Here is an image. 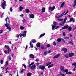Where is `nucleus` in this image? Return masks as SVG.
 I'll return each mask as SVG.
<instances>
[{
  "label": "nucleus",
  "instance_id": "nucleus-1",
  "mask_svg": "<svg viewBox=\"0 0 76 76\" xmlns=\"http://www.w3.org/2000/svg\"><path fill=\"white\" fill-rule=\"evenodd\" d=\"M7 19L8 20V21L9 22V23H10V20H9V18L8 17H7V18L5 20L6 23V24H5V26L6 27H7V29H9V30H10V26L9 27V24H8V23H7Z\"/></svg>",
  "mask_w": 76,
  "mask_h": 76
},
{
  "label": "nucleus",
  "instance_id": "nucleus-2",
  "mask_svg": "<svg viewBox=\"0 0 76 76\" xmlns=\"http://www.w3.org/2000/svg\"><path fill=\"white\" fill-rule=\"evenodd\" d=\"M5 47H7L8 50L7 51V50H5L4 51V52L5 53H6V54H9V51L10 50V48L9 47V46H6L5 45Z\"/></svg>",
  "mask_w": 76,
  "mask_h": 76
},
{
  "label": "nucleus",
  "instance_id": "nucleus-3",
  "mask_svg": "<svg viewBox=\"0 0 76 76\" xmlns=\"http://www.w3.org/2000/svg\"><path fill=\"white\" fill-rule=\"evenodd\" d=\"M67 18L65 17L64 19V22L62 23H59V24L61 26H62L63 25H64V24L66 23V21L67 20Z\"/></svg>",
  "mask_w": 76,
  "mask_h": 76
},
{
  "label": "nucleus",
  "instance_id": "nucleus-4",
  "mask_svg": "<svg viewBox=\"0 0 76 76\" xmlns=\"http://www.w3.org/2000/svg\"><path fill=\"white\" fill-rule=\"evenodd\" d=\"M6 1H4L2 4V7L3 9H5V7L4 6H6Z\"/></svg>",
  "mask_w": 76,
  "mask_h": 76
},
{
  "label": "nucleus",
  "instance_id": "nucleus-5",
  "mask_svg": "<svg viewBox=\"0 0 76 76\" xmlns=\"http://www.w3.org/2000/svg\"><path fill=\"white\" fill-rule=\"evenodd\" d=\"M45 66L42 65H40L39 66V69H40L41 70H44L45 69Z\"/></svg>",
  "mask_w": 76,
  "mask_h": 76
},
{
  "label": "nucleus",
  "instance_id": "nucleus-6",
  "mask_svg": "<svg viewBox=\"0 0 76 76\" xmlns=\"http://www.w3.org/2000/svg\"><path fill=\"white\" fill-rule=\"evenodd\" d=\"M26 32H27L26 30L24 32V33H23L20 35V37H22V36H23V37H26Z\"/></svg>",
  "mask_w": 76,
  "mask_h": 76
},
{
  "label": "nucleus",
  "instance_id": "nucleus-7",
  "mask_svg": "<svg viewBox=\"0 0 76 76\" xmlns=\"http://www.w3.org/2000/svg\"><path fill=\"white\" fill-rule=\"evenodd\" d=\"M68 27H69V25H67L66 26L62 27L61 29H60V31H61L63 30V29H67Z\"/></svg>",
  "mask_w": 76,
  "mask_h": 76
},
{
  "label": "nucleus",
  "instance_id": "nucleus-8",
  "mask_svg": "<svg viewBox=\"0 0 76 76\" xmlns=\"http://www.w3.org/2000/svg\"><path fill=\"white\" fill-rule=\"evenodd\" d=\"M55 9V6H53L52 7H50L49 8V10H51V11H53Z\"/></svg>",
  "mask_w": 76,
  "mask_h": 76
},
{
  "label": "nucleus",
  "instance_id": "nucleus-9",
  "mask_svg": "<svg viewBox=\"0 0 76 76\" xmlns=\"http://www.w3.org/2000/svg\"><path fill=\"white\" fill-rule=\"evenodd\" d=\"M61 51H64V53H66V52H67V49L66 48H64L62 49L61 50Z\"/></svg>",
  "mask_w": 76,
  "mask_h": 76
},
{
  "label": "nucleus",
  "instance_id": "nucleus-10",
  "mask_svg": "<svg viewBox=\"0 0 76 76\" xmlns=\"http://www.w3.org/2000/svg\"><path fill=\"white\" fill-rule=\"evenodd\" d=\"M29 17L30 18H32V19H34V17H35V15H34L33 14H31V15H29Z\"/></svg>",
  "mask_w": 76,
  "mask_h": 76
},
{
  "label": "nucleus",
  "instance_id": "nucleus-11",
  "mask_svg": "<svg viewBox=\"0 0 76 76\" xmlns=\"http://www.w3.org/2000/svg\"><path fill=\"white\" fill-rule=\"evenodd\" d=\"M35 67H36L35 65H33L31 67V70H34V69H35Z\"/></svg>",
  "mask_w": 76,
  "mask_h": 76
},
{
  "label": "nucleus",
  "instance_id": "nucleus-12",
  "mask_svg": "<svg viewBox=\"0 0 76 76\" xmlns=\"http://www.w3.org/2000/svg\"><path fill=\"white\" fill-rule=\"evenodd\" d=\"M69 56L70 57H72V56H74V53H70L69 54Z\"/></svg>",
  "mask_w": 76,
  "mask_h": 76
},
{
  "label": "nucleus",
  "instance_id": "nucleus-13",
  "mask_svg": "<svg viewBox=\"0 0 76 76\" xmlns=\"http://www.w3.org/2000/svg\"><path fill=\"white\" fill-rule=\"evenodd\" d=\"M72 29V28L71 26L68 27L67 30L69 32H70Z\"/></svg>",
  "mask_w": 76,
  "mask_h": 76
},
{
  "label": "nucleus",
  "instance_id": "nucleus-14",
  "mask_svg": "<svg viewBox=\"0 0 76 76\" xmlns=\"http://www.w3.org/2000/svg\"><path fill=\"white\" fill-rule=\"evenodd\" d=\"M60 54H57V55L54 56L53 57V58H58V57H60Z\"/></svg>",
  "mask_w": 76,
  "mask_h": 76
},
{
  "label": "nucleus",
  "instance_id": "nucleus-15",
  "mask_svg": "<svg viewBox=\"0 0 76 76\" xmlns=\"http://www.w3.org/2000/svg\"><path fill=\"white\" fill-rule=\"evenodd\" d=\"M40 45L41 44H40V43L38 42L36 44V47H38V48H40Z\"/></svg>",
  "mask_w": 76,
  "mask_h": 76
},
{
  "label": "nucleus",
  "instance_id": "nucleus-16",
  "mask_svg": "<svg viewBox=\"0 0 76 76\" xmlns=\"http://www.w3.org/2000/svg\"><path fill=\"white\" fill-rule=\"evenodd\" d=\"M55 17L57 18L58 20V21H63V19H60L59 17H58L57 16H56Z\"/></svg>",
  "mask_w": 76,
  "mask_h": 76
},
{
  "label": "nucleus",
  "instance_id": "nucleus-17",
  "mask_svg": "<svg viewBox=\"0 0 76 76\" xmlns=\"http://www.w3.org/2000/svg\"><path fill=\"white\" fill-rule=\"evenodd\" d=\"M65 12H66V11H65L64 12H62L61 15H58V17H59V18H61V17H62L63 16V15H64L63 14H64V13H65Z\"/></svg>",
  "mask_w": 76,
  "mask_h": 76
},
{
  "label": "nucleus",
  "instance_id": "nucleus-18",
  "mask_svg": "<svg viewBox=\"0 0 76 76\" xmlns=\"http://www.w3.org/2000/svg\"><path fill=\"white\" fill-rule=\"evenodd\" d=\"M29 56H30V57L31 58H32V59L34 58V55L32 54H30Z\"/></svg>",
  "mask_w": 76,
  "mask_h": 76
},
{
  "label": "nucleus",
  "instance_id": "nucleus-19",
  "mask_svg": "<svg viewBox=\"0 0 76 76\" xmlns=\"http://www.w3.org/2000/svg\"><path fill=\"white\" fill-rule=\"evenodd\" d=\"M64 67L62 66H61L60 68V69H61V71H62L63 72H64Z\"/></svg>",
  "mask_w": 76,
  "mask_h": 76
},
{
  "label": "nucleus",
  "instance_id": "nucleus-20",
  "mask_svg": "<svg viewBox=\"0 0 76 76\" xmlns=\"http://www.w3.org/2000/svg\"><path fill=\"white\" fill-rule=\"evenodd\" d=\"M65 76V75L62 74L61 73H60V74H58L57 76Z\"/></svg>",
  "mask_w": 76,
  "mask_h": 76
},
{
  "label": "nucleus",
  "instance_id": "nucleus-21",
  "mask_svg": "<svg viewBox=\"0 0 76 76\" xmlns=\"http://www.w3.org/2000/svg\"><path fill=\"white\" fill-rule=\"evenodd\" d=\"M65 3L64 2H63L61 4V6H60V8H61V7H63V6H64V4Z\"/></svg>",
  "mask_w": 76,
  "mask_h": 76
},
{
  "label": "nucleus",
  "instance_id": "nucleus-22",
  "mask_svg": "<svg viewBox=\"0 0 76 76\" xmlns=\"http://www.w3.org/2000/svg\"><path fill=\"white\" fill-rule=\"evenodd\" d=\"M9 65V61H7L6 62H5V64L4 66H8Z\"/></svg>",
  "mask_w": 76,
  "mask_h": 76
},
{
  "label": "nucleus",
  "instance_id": "nucleus-23",
  "mask_svg": "<svg viewBox=\"0 0 76 76\" xmlns=\"http://www.w3.org/2000/svg\"><path fill=\"white\" fill-rule=\"evenodd\" d=\"M45 11V8H42V13H44Z\"/></svg>",
  "mask_w": 76,
  "mask_h": 76
},
{
  "label": "nucleus",
  "instance_id": "nucleus-24",
  "mask_svg": "<svg viewBox=\"0 0 76 76\" xmlns=\"http://www.w3.org/2000/svg\"><path fill=\"white\" fill-rule=\"evenodd\" d=\"M63 40V39H61L60 38H59L57 39V41L58 42H60L61 41H62Z\"/></svg>",
  "mask_w": 76,
  "mask_h": 76
},
{
  "label": "nucleus",
  "instance_id": "nucleus-25",
  "mask_svg": "<svg viewBox=\"0 0 76 76\" xmlns=\"http://www.w3.org/2000/svg\"><path fill=\"white\" fill-rule=\"evenodd\" d=\"M51 64V62H49L46 63V66H49L50 64Z\"/></svg>",
  "mask_w": 76,
  "mask_h": 76
},
{
  "label": "nucleus",
  "instance_id": "nucleus-26",
  "mask_svg": "<svg viewBox=\"0 0 76 76\" xmlns=\"http://www.w3.org/2000/svg\"><path fill=\"white\" fill-rule=\"evenodd\" d=\"M19 10L20 11L22 12V10H23V7H22V6H20L19 7Z\"/></svg>",
  "mask_w": 76,
  "mask_h": 76
},
{
  "label": "nucleus",
  "instance_id": "nucleus-27",
  "mask_svg": "<svg viewBox=\"0 0 76 76\" xmlns=\"http://www.w3.org/2000/svg\"><path fill=\"white\" fill-rule=\"evenodd\" d=\"M32 73H28L27 74V76H32Z\"/></svg>",
  "mask_w": 76,
  "mask_h": 76
},
{
  "label": "nucleus",
  "instance_id": "nucleus-28",
  "mask_svg": "<svg viewBox=\"0 0 76 76\" xmlns=\"http://www.w3.org/2000/svg\"><path fill=\"white\" fill-rule=\"evenodd\" d=\"M25 12L26 13H29L30 11L28 9H27L26 10Z\"/></svg>",
  "mask_w": 76,
  "mask_h": 76
},
{
  "label": "nucleus",
  "instance_id": "nucleus-29",
  "mask_svg": "<svg viewBox=\"0 0 76 76\" xmlns=\"http://www.w3.org/2000/svg\"><path fill=\"white\" fill-rule=\"evenodd\" d=\"M34 64V62L31 63L30 64H29L28 67H29V68H30V67H31V66H32V65H33V64Z\"/></svg>",
  "mask_w": 76,
  "mask_h": 76
},
{
  "label": "nucleus",
  "instance_id": "nucleus-30",
  "mask_svg": "<svg viewBox=\"0 0 76 76\" xmlns=\"http://www.w3.org/2000/svg\"><path fill=\"white\" fill-rule=\"evenodd\" d=\"M53 26H55V27H56V25H57V23L56 22H54L53 23Z\"/></svg>",
  "mask_w": 76,
  "mask_h": 76
},
{
  "label": "nucleus",
  "instance_id": "nucleus-31",
  "mask_svg": "<svg viewBox=\"0 0 76 76\" xmlns=\"http://www.w3.org/2000/svg\"><path fill=\"white\" fill-rule=\"evenodd\" d=\"M73 42V41L71 40L69 42V44H70L71 45H73L74 44Z\"/></svg>",
  "mask_w": 76,
  "mask_h": 76
},
{
  "label": "nucleus",
  "instance_id": "nucleus-32",
  "mask_svg": "<svg viewBox=\"0 0 76 76\" xmlns=\"http://www.w3.org/2000/svg\"><path fill=\"white\" fill-rule=\"evenodd\" d=\"M53 66H54V64H52V65H49L48 66V68H50V67H53Z\"/></svg>",
  "mask_w": 76,
  "mask_h": 76
},
{
  "label": "nucleus",
  "instance_id": "nucleus-33",
  "mask_svg": "<svg viewBox=\"0 0 76 76\" xmlns=\"http://www.w3.org/2000/svg\"><path fill=\"white\" fill-rule=\"evenodd\" d=\"M47 51H45L44 52V56H46V55H47Z\"/></svg>",
  "mask_w": 76,
  "mask_h": 76
},
{
  "label": "nucleus",
  "instance_id": "nucleus-34",
  "mask_svg": "<svg viewBox=\"0 0 76 76\" xmlns=\"http://www.w3.org/2000/svg\"><path fill=\"white\" fill-rule=\"evenodd\" d=\"M65 57L66 58H68L69 57V55L68 54H66L65 55Z\"/></svg>",
  "mask_w": 76,
  "mask_h": 76
},
{
  "label": "nucleus",
  "instance_id": "nucleus-35",
  "mask_svg": "<svg viewBox=\"0 0 76 76\" xmlns=\"http://www.w3.org/2000/svg\"><path fill=\"white\" fill-rule=\"evenodd\" d=\"M20 28L21 30H23L25 29V27L21 26L20 27Z\"/></svg>",
  "mask_w": 76,
  "mask_h": 76
},
{
  "label": "nucleus",
  "instance_id": "nucleus-36",
  "mask_svg": "<svg viewBox=\"0 0 76 76\" xmlns=\"http://www.w3.org/2000/svg\"><path fill=\"white\" fill-rule=\"evenodd\" d=\"M31 41L33 43H35L36 42V40L35 39H32Z\"/></svg>",
  "mask_w": 76,
  "mask_h": 76
},
{
  "label": "nucleus",
  "instance_id": "nucleus-37",
  "mask_svg": "<svg viewBox=\"0 0 76 76\" xmlns=\"http://www.w3.org/2000/svg\"><path fill=\"white\" fill-rule=\"evenodd\" d=\"M68 71H69V70H68V69H66L65 70H64V72H65L66 74H67V73L68 72Z\"/></svg>",
  "mask_w": 76,
  "mask_h": 76
},
{
  "label": "nucleus",
  "instance_id": "nucleus-38",
  "mask_svg": "<svg viewBox=\"0 0 76 76\" xmlns=\"http://www.w3.org/2000/svg\"><path fill=\"white\" fill-rule=\"evenodd\" d=\"M45 33H44L40 35V37H43V36H44V35H45Z\"/></svg>",
  "mask_w": 76,
  "mask_h": 76
},
{
  "label": "nucleus",
  "instance_id": "nucleus-39",
  "mask_svg": "<svg viewBox=\"0 0 76 76\" xmlns=\"http://www.w3.org/2000/svg\"><path fill=\"white\" fill-rule=\"evenodd\" d=\"M72 66H75V68H76V63H73L72 64Z\"/></svg>",
  "mask_w": 76,
  "mask_h": 76
},
{
  "label": "nucleus",
  "instance_id": "nucleus-40",
  "mask_svg": "<svg viewBox=\"0 0 76 76\" xmlns=\"http://www.w3.org/2000/svg\"><path fill=\"white\" fill-rule=\"evenodd\" d=\"M30 45L31 48H33L34 47V46H33V45L31 44V42H30Z\"/></svg>",
  "mask_w": 76,
  "mask_h": 76
},
{
  "label": "nucleus",
  "instance_id": "nucleus-41",
  "mask_svg": "<svg viewBox=\"0 0 76 76\" xmlns=\"http://www.w3.org/2000/svg\"><path fill=\"white\" fill-rule=\"evenodd\" d=\"M14 53H12L11 54V56H12V57L13 58V57L14 56Z\"/></svg>",
  "mask_w": 76,
  "mask_h": 76
},
{
  "label": "nucleus",
  "instance_id": "nucleus-42",
  "mask_svg": "<svg viewBox=\"0 0 76 76\" xmlns=\"http://www.w3.org/2000/svg\"><path fill=\"white\" fill-rule=\"evenodd\" d=\"M24 70H25V69H22L21 70V72H20V73L21 74L23 73H24Z\"/></svg>",
  "mask_w": 76,
  "mask_h": 76
},
{
  "label": "nucleus",
  "instance_id": "nucleus-43",
  "mask_svg": "<svg viewBox=\"0 0 76 76\" xmlns=\"http://www.w3.org/2000/svg\"><path fill=\"white\" fill-rule=\"evenodd\" d=\"M46 47H47V48H49V47H50V45L49 44L47 45Z\"/></svg>",
  "mask_w": 76,
  "mask_h": 76
},
{
  "label": "nucleus",
  "instance_id": "nucleus-44",
  "mask_svg": "<svg viewBox=\"0 0 76 76\" xmlns=\"http://www.w3.org/2000/svg\"><path fill=\"white\" fill-rule=\"evenodd\" d=\"M72 72H67V73L66 74L67 75H70V74H72Z\"/></svg>",
  "mask_w": 76,
  "mask_h": 76
},
{
  "label": "nucleus",
  "instance_id": "nucleus-45",
  "mask_svg": "<svg viewBox=\"0 0 76 76\" xmlns=\"http://www.w3.org/2000/svg\"><path fill=\"white\" fill-rule=\"evenodd\" d=\"M43 45H42V46L41 47V49H42V50H43V49H44V47L43 46Z\"/></svg>",
  "mask_w": 76,
  "mask_h": 76
},
{
  "label": "nucleus",
  "instance_id": "nucleus-46",
  "mask_svg": "<svg viewBox=\"0 0 76 76\" xmlns=\"http://www.w3.org/2000/svg\"><path fill=\"white\" fill-rule=\"evenodd\" d=\"M55 27H55V26H52V30H54V28H55Z\"/></svg>",
  "mask_w": 76,
  "mask_h": 76
},
{
  "label": "nucleus",
  "instance_id": "nucleus-47",
  "mask_svg": "<svg viewBox=\"0 0 76 76\" xmlns=\"http://www.w3.org/2000/svg\"><path fill=\"white\" fill-rule=\"evenodd\" d=\"M73 19H74L73 18H71L70 19V22H72V20H73Z\"/></svg>",
  "mask_w": 76,
  "mask_h": 76
},
{
  "label": "nucleus",
  "instance_id": "nucleus-48",
  "mask_svg": "<svg viewBox=\"0 0 76 76\" xmlns=\"http://www.w3.org/2000/svg\"><path fill=\"white\" fill-rule=\"evenodd\" d=\"M20 35V34H19V35H18L17 36V37H18V39L17 40H15V41H18V39L19 38V35Z\"/></svg>",
  "mask_w": 76,
  "mask_h": 76
},
{
  "label": "nucleus",
  "instance_id": "nucleus-49",
  "mask_svg": "<svg viewBox=\"0 0 76 76\" xmlns=\"http://www.w3.org/2000/svg\"><path fill=\"white\" fill-rule=\"evenodd\" d=\"M64 39H66L67 40L68 39H69V37H65Z\"/></svg>",
  "mask_w": 76,
  "mask_h": 76
},
{
  "label": "nucleus",
  "instance_id": "nucleus-50",
  "mask_svg": "<svg viewBox=\"0 0 76 76\" xmlns=\"http://www.w3.org/2000/svg\"><path fill=\"white\" fill-rule=\"evenodd\" d=\"M53 45H56V42L54 41L53 43Z\"/></svg>",
  "mask_w": 76,
  "mask_h": 76
},
{
  "label": "nucleus",
  "instance_id": "nucleus-51",
  "mask_svg": "<svg viewBox=\"0 0 76 76\" xmlns=\"http://www.w3.org/2000/svg\"><path fill=\"white\" fill-rule=\"evenodd\" d=\"M0 63L1 64H3V59H1V62Z\"/></svg>",
  "mask_w": 76,
  "mask_h": 76
},
{
  "label": "nucleus",
  "instance_id": "nucleus-52",
  "mask_svg": "<svg viewBox=\"0 0 76 76\" xmlns=\"http://www.w3.org/2000/svg\"><path fill=\"white\" fill-rule=\"evenodd\" d=\"M3 32V30H0V34H2Z\"/></svg>",
  "mask_w": 76,
  "mask_h": 76
},
{
  "label": "nucleus",
  "instance_id": "nucleus-53",
  "mask_svg": "<svg viewBox=\"0 0 76 76\" xmlns=\"http://www.w3.org/2000/svg\"><path fill=\"white\" fill-rule=\"evenodd\" d=\"M22 21L23 22L25 23V22H26V20H25V19H24V20H22Z\"/></svg>",
  "mask_w": 76,
  "mask_h": 76
},
{
  "label": "nucleus",
  "instance_id": "nucleus-54",
  "mask_svg": "<svg viewBox=\"0 0 76 76\" xmlns=\"http://www.w3.org/2000/svg\"><path fill=\"white\" fill-rule=\"evenodd\" d=\"M10 10L11 11V12H12V11H13V9H12V7H11L10 8Z\"/></svg>",
  "mask_w": 76,
  "mask_h": 76
},
{
  "label": "nucleus",
  "instance_id": "nucleus-55",
  "mask_svg": "<svg viewBox=\"0 0 76 76\" xmlns=\"http://www.w3.org/2000/svg\"><path fill=\"white\" fill-rule=\"evenodd\" d=\"M63 36H64V37H65L66 36V33L65 32L63 33Z\"/></svg>",
  "mask_w": 76,
  "mask_h": 76
},
{
  "label": "nucleus",
  "instance_id": "nucleus-56",
  "mask_svg": "<svg viewBox=\"0 0 76 76\" xmlns=\"http://www.w3.org/2000/svg\"><path fill=\"white\" fill-rule=\"evenodd\" d=\"M23 65L24 67L25 68V69H26V65L25 64H23Z\"/></svg>",
  "mask_w": 76,
  "mask_h": 76
},
{
  "label": "nucleus",
  "instance_id": "nucleus-57",
  "mask_svg": "<svg viewBox=\"0 0 76 76\" xmlns=\"http://www.w3.org/2000/svg\"><path fill=\"white\" fill-rule=\"evenodd\" d=\"M39 60V59H36L35 61H36V62H38Z\"/></svg>",
  "mask_w": 76,
  "mask_h": 76
},
{
  "label": "nucleus",
  "instance_id": "nucleus-58",
  "mask_svg": "<svg viewBox=\"0 0 76 76\" xmlns=\"http://www.w3.org/2000/svg\"><path fill=\"white\" fill-rule=\"evenodd\" d=\"M60 27L59 26H57L55 28V29H57V28H58Z\"/></svg>",
  "mask_w": 76,
  "mask_h": 76
},
{
  "label": "nucleus",
  "instance_id": "nucleus-59",
  "mask_svg": "<svg viewBox=\"0 0 76 76\" xmlns=\"http://www.w3.org/2000/svg\"><path fill=\"white\" fill-rule=\"evenodd\" d=\"M3 15H4V12H3L1 15V18H3Z\"/></svg>",
  "mask_w": 76,
  "mask_h": 76
},
{
  "label": "nucleus",
  "instance_id": "nucleus-60",
  "mask_svg": "<svg viewBox=\"0 0 76 76\" xmlns=\"http://www.w3.org/2000/svg\"><path fill=\"white\" fill-rule=\"evenodd\" d=\"M68 12H69L68 11H67L64 14V15H66V14H67L68 13Z\"/></svg>",
  "mask_w": 76,
  "mask_h": 76
},
{
  "label": "nucleus",
  "instance_id": "nucleus-61",
  "mask_svg": "<svg viewBox=\"0 0 76 76\" xmlns=\"http://www.w3.org/2000/svg\"><path fill=\"white\" fill-rule=\"evenodd\" d=\"M6 71V73H9V71H7V70H5Z\"/></svg>",
  "mask_w": 76,
  "mask_h": 76
},
{
  "label": "nucleus",
  "instance_id": "nucleus-62",
  "mask_svg": "<svg viewBox=\"0 0 76 76\" xmlns=\"http://www.w3.org/2000/svg\"><path fill=\"white\" fill-rule=\"evenodd\" d=\"M74 4H76V0H75L74 1Z\"/></svg>",
  "mask_w": 76,
  "mask_h": 76
},
{
  "label": "nucleus",
  "instance_id": "nucleus-63",
  "mask_svg": "<svg viewBox=\"0 0 76 76\" xmlns=\"http://www.w3.org/2000/svg\"><path fill=\"white\" fill-rule=\"evenodd\" d=\"M75 68H75V67L73 69V71H75V70H76V69Z\"/></svg>",
  "mask_w": 76,
  "mask_h": 76
},
{
  "label": "nucleus",
  "instance_id": "nucleus-64",
  "mask_svg": "<svg viewBox=\"0 0 76 76\" xmlns=\"http://www.w3.org/2000/svg\"><path fill=\"white\" fill-rule=\"evenodd\" d=\"M76 5V4H74L73 5V7H75V6Z\"/></svg>",
  "mask_w": 76,
  "mask_h": 76
}]
</instances>
